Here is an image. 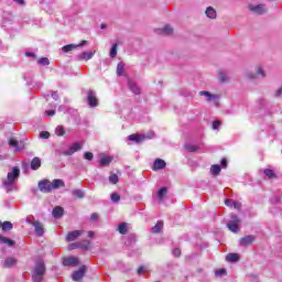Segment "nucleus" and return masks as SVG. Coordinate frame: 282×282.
<instances>
[{"mask_svg": "<svg viewBox=\"0 0 282 282\" xmlns=\"http://www.w3.org/2000/svg\"><path fill=\"white\" fill-rule=\"evenodd\" d=\"M37 186L41 193H52L53 191L52 182L50 180L40 181Z\"/></svg>", "mask_w": 282, "mask_h": 282, "instance_id": "4", "label": "nucleus"}, {"mask_svg": "<svg viewBox=\"0 0 282 282\" xmlns=\"http://www.w3.org/2000/svg\"><path fill=\"white\" fill-rule=\"evenodd\" d=\"M84 45H87V41H82V43L80 44H77V47H83Z\"/></svg>", "mask_w": 282, "mask_h": 282, "instance_id": "62", "label": "nucleus"}, {"mask_svg": "<svg viewBox=\"0 0 282 282\" xmlns=\"http://www.w3.org/2000/svg\"><path fill=\"white\" fill-rule=\"evenodd\" d=\"M145 135V140H153L155 138V132L149 131Z\"/></svg>", "mask_w": 282, "mask_h": 282, "instance_id": "49", "label": "nucleus"}, {"mask_svg": "<svg viewBox=\"0 0 282 282\" xmlns=\"http://www.w3.org/2000/svg\"><path fill=\"white\" fill-rule=\"evenodd\" d=\"M14 265H17V259L13 257H9L2 262V268H14Z\"/></svg>", "mask_w": 282, "mask_h": 282, "instance_id": "19", "label": "nucleus"}, {"mask_svg": "<svg viewBox=\"0 0 282 282\" xmlns=\"http://www.w3.org/2000/svg\"><path fill=\"white\" fill-rule=\"evenodd\" d=\"M247 77L251 80H254V78H257V75H254L253 73H247Z\"/></svg>", "mask_w": 282, "mask_h": 282, "instance_id": "58", "label": "nucleus"}, {"mask_svg": "<svg viewBox=\"0 0 282 282\" xmlns=\"http://www.w3.org/2000/svg\"><path fill=\"white\" fill-rule=\"evenodd\" d=\"M26 224H29L30 226H34V224H36V220H34V217L28 216Z\"/></svg>", "mask_w": 282, "mask_h": 282, "instance_id": "48", "label": "nucleus"}, {"mask_svg": "<svg viewBox=\"0 0 282 282\" xmlns=\"http://www.w3.org/2000/svg\"><path fill=\"white\" fill-rule=\"evenodd\" d=\"M72 195L74 197H78V199H83V197H85V192H83L82 189H74L72 192Z\"/></svg>", "mask_w": 282, "mask_h": 282, "instance_id": "33", "label": "nucleus"}, {"mask_svg": "<svg viewBox=\"0 0 282 282\" xmlns=\"http://www.w3.org/2000/svg\"><path fill=\"white\" fill-rule=\"evenodd\" d=\"M64 214H65V209H63V207H61V206L54 207L53 217L55 219H61V217H63Z\"/></svg>", "mask_w": 282, "mask_h": 282, "instance_id": "23", "label": "nucleus"}, {"mask_svg": "<svg viewBox=\"0 0 282 282\" xmlns=\"http://www.w3.org/2000/svg\"><path fill=\"white\" fill-rule=\"evenodd\" d=\"M162 169H166V162L162 159H156L154 161L153 170L154 171H162Z\"/></svg>", "mask_w": 282, "mask_h": 282, "instance_id": "20", "label": "nucleus"}, {"mask_svg": "<svg viewBox=\"0 0 282 282\" xmlns=\"http://www.w3.org/2000/svg\"><path fill=\"white\" fill-rule=\"evenodd\" d=\"M226 261L229 263H237L239 261V253H229L226 256Z\"/></svg>", "mask_w": 282, "mask_h": 282, "instance_id": "27", "label": "nucleus"}, {"mask_svg": "<svg viewBox=\"0 0 282 282\" xmlns=\"http://www.w3.org/2000/svg\"><path fill=\"white\" fill-rule=\"evenodd\" d=\"M90 219H93V221H96V219H98V214H93L90 216Z\"/></svg>", "mask_w": 282, "mask_h": 282, "instance_id": "60", "label": "nucleus"}, {"mask_svg": "<svg viewBox=\"0 0 282 282\" xmlns=\"http://www.w3.org/2000/svg\"><path fill=\"white\" fill-rule=\"evenodd\" d=\"M13 228H14V225H12L10 221L2 223L3 232H8V230H12Z\"/></svg>", "mask_w": 282, "mask_h": 282, "instance_id": "32", "label": "nucleus"}, {"mask_svg": "<svg viewBox=\"0 0 282 282\" xmlns=\"http://www.w3.org/2000/svg\"><path fill=\"white\" fill-rule=\"evenodd\" d=\"M52 98H53V100H58V93L53 91L52 93Z\"/></svg>", "mask_w": 282, "mask_h": 282, "instance_id": "59", "label": "nucleus"}, {"mask_svg": "<svg viewBox=\"0 0 282 282\" xmlns=\"http://www.w3.org/2000/svg\"><path fill=\"white\" fill-rule=\"evenodd\" d=\"M39 65L47 66L50 65V59L47 57H42L37 61Z\"/></svg>", "mask_w": 282, "mask_h": 282, "instance_id": "45", "label": "nucleus"}, {"mask_svg": "<svg viewBox=\"0 0 282 282\" xmlns=\"http://www.w3.org/2000/svg\"><path fill=\"white\" fill-rule=\"evenodd\" d=\"M84 159L88 160V162H91V160H94V153L91 152H85L84 153Z\"/></svg>", "mask_w": 282, "mask_h": 282, "instance_id": "46", "label": "nucleus"}, {"mask_svg": "<svg viewBox=\"0 0 282 282\" xmlns=\"http://www.w3.org/2000/svg\"><path fill=\"white\" fill-rule=\"evenodd\" d=\"M43 276H45V262H43V260H39L36 261L35 268L33 270V282H42Z\"/></svg>", "mask_w": 282, "mask_h": 282, "instance_id": "2", "label": "nucleus"}, {"mask_svg": "<svg viewBox=\"0 0 282 282\" xmlns=\"http://www.w3.org/2000/svg\"><path fill=\"white\" fill-rule=\"evenodd\" d=\"M264 175L267 177H269V180H274V177H276V175L274 174V171L270 170V169H265L263 171Z\"/></svg>", "mask_w": 282, "mask_h": 282, "instance_id": "38", "label": "nucleus"}, {"mask_svg": "<svg viewBox=\"0 0 282 282\" xmlns=\"http://www.w3.org/2000/svg\"><path fill=\"white\" fill-rule=\"evenodd\" d=\"M31 169L32 171H39V169H41V159L39 156H35L31 161Z\"/></svg>", "mask_w": 282, "mask_h": 282, "instance_id": "25", "label": "nucleus"}, {"mask_svg": "<svg viewBox=\"0 0 282 282\" xmlns=\"http://www.w3.org/2000/svg\"><path fill=\"white\" fill-rule=\"evenodd\" d=\"M78 46H76V44H67L65 46L62 47V51L67 54L69 52H73V50H76Z\"/></svg>", "mask_w": 282, "mask_h": 282, "instance_id": "30", "label": "nucleus"}, {"mask_svg": "<svg viewBox=\"0 0 282 282\" xmlns=\"http://www.w3.org/2000/svg\"><path fill=\"white\" fill-rule=\"evenodd\" d=\"M250 12H253V14H265L268 12V8H265V4H249Z\"/></svg>", "mask_w": 282, "mask_h": 282, "instance_id": "5", "label": "nucleus"}, {"mask_svg": "<svg viewBox=\"0 0 282 282\" xmlns=\"http://www.w3.org/2000/svg\"><path fill=\"white\" fill-rule=\"evenodd\" d=\"M109 182L110 184H116L117 182H119L118 174L111 173L109 176Z\"/></svg>", "mask_w": 282, "mask_h": 282, "instance_id": "43", "label": "nucleus"}, {"mask_svg": "<svg viewBox=\"0 0 282 282\" xmlns=\"http://www.w3.org/2000/svg\"><path fill=\"white\" fill-rule=\"evenodd\" d=\"M162 228H164V223L158 221L156 225L152 228V232H162Z\"/></svg>", "mask_w": 282, "mask_h": 282, "instance_id": "31", "label": "nucleus"}, {"mask_svg": "<svg viewBox=\"0 0 282 282\" xmlns=\"http://www.w3.org/2000/svg\"><path fill=\"white\" fill-rule=\"evenodd\" d=\"M76 248H83L84 250H87L89 248V241L85 240L84 245L82 243H72L68 246V250H76Z\"/></svg>", "mask_w": 282, "mask_h": 282, "instance_id": "21", "label": "nucleus"}, {"mask_svg": "<svg viewBox=\"0 0 282 282\" xmlns=\"http://www.w3.org/2000/svg\"><path fill=\"white\" fill-rule=\"evenodd\" d=\"M33 227L35 228V235H37V237H43V235H45V229L43 228V224H41V221L35 220Z\"/></svg>", "mask_w": 282, "mask_h": 282, "instance_id": "15", "label": "nucleus"}, {"mask_svg": "<svg viewBox=\"0 0 282 282\" xmlns=\"http://www.w3.org/2000/svg\"><path fill=\"white\" fill-rule=\"evenodd\" d=\"M218 79L220 80V83H228V75H226V73L224 72H219Z\"/></svg>", "mask_w": 282, "mask_h": 282, "instance_id": "39", "label": "nucleus"}, {"mask_svg": "<svg viewBox=\"0 0 282 282\" xmlns=\"http://www.w3.org/2000/svg\"><path fill=\"white\" fill-rule=\"evenodd\" d=\"M117 74H118L119 76H122V75L124 74V65H123L122 63H119V64L117 65Z\"/></svg>", "mask_w": 282, "mask_h": 282, "instance_id": "41", "label": "nucleus"}, {"mask_svg": "<svg viewBox=\"0 0 282 282\" xmlns=\"http://www.w3.org/2000/svg\"><path fill=\"white\" fill-rule=\"evenodd\" d=\"M83 149V144L79 142L73 143L66 151H64V155H74L77 151Z\"/></svg>", "mask_w": 282, "mask_h": 282, "instance_id": "7", "label": "nucleus"}, {"mask_svg": "<svg viewBox=\"0 0 282 282\" xmlns=\"http://www.w3.org/2000/svg\"><path fill=\"white\" fill-rule=\"evenodd\" d=\"M112 161H113V158L111 156H102L99 161V164L101 166H109V164H111Z\"/></svg>", "mask_w": 282, "mask_h": 282, "instance_id": "29", "label": "nucleus"}, {"mask_svg": "<svg viewBox=\"0 0 282 282\" xmlns=\"http://www.w3.org/2000/svg\"><path fill=\"white\" fill-rule=\"evenodd\" d=\"M63 265H78V258L76 257L64 258Z\"/></svg>", "mask_w": 282, "mask_h": 282, "instance_id": "22", "label": "nucleus"}, {"mask_svg": "<svg viewBox=\"0 0 282 282\" xmlns=\"http://www.w3.org/2000/svg\"><path fill=\"white\" fill-rule=\"evenodd\" d=\"M172 253L175 256V257H180V254H182V250L180 248H175L173 249Z\"/></svg>", "mask_w": 282, "mask_h": 282, "instance_id": "52", "label": "nucleus"}, {"mask_svg": "<svg viewBox=\"0 0 282 282\" xmlns=\"http://www.w3.org/2000/svg\"><path fill=\"white\" fill-rule=\"evenodd\" d=\"M0 243H4L6 246H9V248H12L17 242L8 237L0 235Z\"/></svg>", "mask_w": 282, "mask_h": 282, "instance_id": "26", "label": "nucleus"}, {"mask_svg": "<svg viewBox=\"0 0 282 282\" xmlns=\"http://www.w3.org/2000/svg\"><path fill=\"white\" fill-rule=\"evenodd\" d=\"M55 133H56V135H59V137L65 135V129L63 128V126H57Z\"/></svg>", "mask_w": 282, "mask_h": 282, "instance_id": "42", "label": "nucleus"}, {"mask_svg": "<svg viewBox=\"0 0 282 282\" xmlns=\"http://www.w3.org/2000/svg\"><path fill=\"white\" fill-rule=\"evenodd\" d=\"M256 74L257 76H260V78H265L268 76L265 68H263L261 65L256 66Z\"/></svg>", "mask_w": 282, "mask_h": 282, "instance_id": "28", "label": "nucleus"}, {"mask_svg": "<svg viewBox=\"0 0 282 282\" xmlns=\"http://www.w3.org/2000/svg\"><path fill=\"white\" fill-rule=\"evenodd\" d=\"M40 138H41L42 140H47V139H50V132H47V131H42V132L40 133Z\"/></svg>", "mask_w": 282, "mask_h": 282, "instance_id": "47", "label": "nucleus"}, {"mask_svg": "<svg viewBox=\"0 0 282 282\" xmlns=\"http://www.w3.org/2000/svg\"><path fill=\"white\" fill-rule=\"evenodd\" d=\"M128 87L130 91H132V94H134L135 96H140L141 94L140 87H138L135 83L131 82V79L128 80Z\"/></svg>", "mask_w": 282, "mask_h": 282, "instance_id": "17", "label": "nucleus"}, {"mask_svg": "<svg viewBox=\"0 0 282 282\" xmlns=\"http://www.w3.org/2000/svg\"><path fill=\"white\" fill-rule=\"evenodd\" d=\"M225 205H227L229 208H234L235 206V200L234 199H226Z\"/></svg>", "mask_w": 282, "mask_h": 282, "instance_id": "50", "label": "nucleus"}, {"mask_svg": "<svg viewBox=\"0 0 282 282\" xmlns=\"http://www.w3.org/2000/svg\"><path fill=\"white\" fill-rule=\"evenodd\" d=\"M185 149L189 152V153H195V151H199V147L195 145V144H185Z\"/></svg>", "mask_w": 282, "mask_h": 282, "instance_id": "37", "label": "nucleus"}, {"mask_svg": "<svg viewBox=\"0 0 282 282\" xmlns=\"http://www.w3.org/2000/svg\"><path fill=\"white\" fill-rule=\"evenodd\" d=\"M53 191H56L58 188H65V181L61 178H55L53 182H51Z\"/></svg>", "mask_w": 282, "mask_h": 282, "instance_id": "18", "label": "nucleus"}, {"mask_svg": "<svg viewBox=\"0 0 282 282\" xmlns=\"http://www.w3.org/2000/svg\"><path fill=\"white\" fill-rule=\"evenodd\" d=\"M199 96H204L207 102H213L214 100L219 99V95L212 94L208 90L199 91Z\"/></svg>", "mask_w": 282, "mask_h": 282, "instance_id": "9", "label": "nucleus"}, {"mask_svg": "<svg viewBox=\"0 0 282 282\" xmlns=\"http://www.w3.org/2000/svg\"><path fill=\"white\" fill-rule=\"evenodd\" d=\"M226 274V269H219L216 271V276H224Z\"/></svg>", "mask_w": 282, "mask_h": 282, "instance_id": "51", "label": "nucleus"}, {"mask_svg": "<svg viewBox=\"0 0 282 282\" xmlns=\"http://www.w3.org/2000/svg\"><path fill=\"white\" fill-rule=\"evenodd\" d=\"M118 230L120 235H127V223H122L119 225Z\"/></svg>", "mask_w": 282, "mask_h": 282, "instance_id": "40", "label": "nucleus"}, {"mask_svg": "<svg viewBox=\"0 0 282 282\" xmlns=\"http://www.w3.org/2000/svg\"><path fill=\"white\" fill-rule=\"evenodd\" d=\"M85 272H86L85 267L79 268V270H77L73 273V281H80V279H83V276H85Z\"/></svg>", "mask_w": 282, "mask_h": 282, "instance_id": "16", "label": "nucleus"}, {"mask_svg": "<svg viewBox=\"0 0 282 282\" xmlns=\"http://www.w3.org/2000/svg\"><path fill=\"white\" fill-rule=\"evenodd\" d=\"M87 102L91 108L98 106V97L96 96V93L94 90L88 91Z\"/></svg>", "mask_w": 282, "mask_h": 282, "instance_id": "6", "label": "nucleus"}, {"mask_svg": "<svg viewBox=\"0 0 282 282\" xmlns=\"http://www.w3.org/2000/svg\"><path fill=\"white\" fill-rule=\"evenodd\" d=\"M158 34H163V36H171L173 34V26L164 25L163 28L156 30Z\"/></svg>", "mask_w": 282, "mask_h": 282, "instance_id": "13", "label": "nucleus"}, {"mask_svg": "<svg viewBox=\"0 0 282 282\" xmlns=\"http://www.w3.org/2000/svg\"><path fill=\"white\" fill-rule=\"evenodd\" d=\"M110 199H111V202H113L115 204H118V202L120 200V194H118V193H112V194L110 195Z\"/></svg>", "mask_w": 282, "mask_h": 282, "instance_id": "44", "label": "nucleus"}, {"mask_svg": "<svg viewBox=\"0 0 282 282\" xmlns=\"http://www.w3.org/2000/svg\"><path fill=\"white\" fill-rule=\"evenodd\" d=\"M254 239H257L254 235L245 236L240 238L239 243L242 247L252 246V243H254Z\"/></svg>", "mask_w": 282, "mask_h": 282, "instance_id": "8", "label": "nucleus"}, {"mask_svg": "<svg viewBox=\"0 0 282 282\" xmlns=\"http://www.w3.org/2000/svg\"><path fill=\"white\" fill-rule=\"evenodd\" d=\"M167 192H169V189H166V187H162L161 189H159L158 198L160 202H162V199H164V196L166 195Z\"/></svg>", "mask_w": 282, "mask_h": 282, "instance_id": "36", "label": "nucleus"}, {"mask_svg": "<svg viewBox=\"0 0 282 282\" xmlns=\"http://www.w3.org/2000/svg\"><path fill=\"white\" fill-rule=\"evenodd\" d=\"M220 124H221V123H220L219 121H214V122H213V129H215V130H216V129H219Z\"/></svg>", "mask_w": 282, "mask_h": 282, "instance_id": "56", "label": "nucleus"}, {"mask_svg": "<svg viewBox=\"0 0 282 282\" xmlns=\"http://www.w3.org/2000/svg\"><path fill=\"white\" fill-rule=\"evenodd\" d=\"M210 173H212V175H219V173H221V166H219V165H213L212 167H210Z\"/></svg>", "mask_w": 282, "mask_h": 282, "instance_id": "35", "label": "nucleus"}, {"mask_svg": "<svg viewBox=\"0 0 282 282\" xmlns=\"http://www.w3.org/2000/svg\"><path fill=\"white\" fill-rule=\"evenodd\" d=\"M275 96H276V98H281V96H282V86L280 88H278V90L275 91Z\"/></svg>", "mask_w": 282, "mask_h": 282, "instance_id": "54", "label": "nucleus"}, {"mask_svg": "<svg viewBox=\"0 0 282 282\" xmlns=\"http://www.w3.org/2000/svg\"><path fill=\"white\" fill-rule=\"evenodd\" d=\"M205 14L208 19H217V11L213 7H208L205 11Z\"/></svg>", "mask_w": 282, "mask_h": 282, "instance_id": "24", "label": "nucleus"}, {"mask_svg": "<svg viewBox=\"0 0 282 282\" xmlns=\"http://www.w3.org/2000/svg\"><path fill=\"white\" fill-rule=\"evenodd\" d=\"M109 56L110 58H116V56H118V44L112 45Z\"/></svg>", "mask_w": 282, "mask_h": 282, "instance_id": "34", "label": "nucleus"}, {"mask_svg": "<svg viewBox=\"0 0 282 282\" xmlns=\"http://www.w3.org/2000/svg\"><path fill=\"white\" fill-rule=\"evenodd\" d=\"M241 226V219H239V216L231 214L230 215V220L227 223V228L234 232L235 235H237V232H239L240 227Z\"/></svg>", "mask_w": 282, "mask_h": 282, "instance_id": "3", "label": "nucleus"}, {"mask_svg": "<svg viewBox=\"0 0 282 282\" xmlns=\"http://www.w3.org/2000/svg\"><path fill=\"white\" fill-rule=\"evenodd\" d=\"M18 6H25V0H13Z\"/></svg>", "mask_w": 282, "mask_h": 282, "instance_id": "57", "label": "nucleus"}, {"mask_svg": "<svg viewBox=\"0 0 282 282\" xmlns=\"http://www.w3.org/2000/svg\"><path fill=\"white\" fill-rule=\"evenodd\" d=\"M128 140H130V142H135V144H140V143L144 142V140H147V135H144V134H130V135H128Z\"/></svg>", "mask_w": 282, "mask_h": 282, "instance_id": "10", "label": "nucleus"}, {"mask_svg": "<svg viewBox=\"0 0 282 282\" xmlns=\"http://www.w3.org/2000/svg\"><path fill=\"white\" fill-rule=\"evenodd\" d=\"M220 164H221L223 169H226L228 166V161L226 159H223L220 161Z\"/></svg>", "mask_w": 282, "mask_h": 282, "instance_id": "55", "label": "nucleus"}, {"mask_svg": "<svg viewBox=\"0 0 282 282\" xmlns=\"http://www.w3.org/2000/svg\"><path fill=\"white\" fill-rule=\"evenodd\" d=\"M88 237H94V231H88Z\"/></svg>", "mask_w": 282, "mask_h": 282, "instance_id": "64", "label": "nucleus"}, {"mask_svg": "<svg viewBox=\"0 0 282 282\" xmlns=\"http://www.w3.org/2000/svg\"><path fill=\"white\" fill-rule=\"evenodd\" d=\"M83 232H84L83 230H75V231L68 232L66 236V241H76V239H78V237H80Z\"/></svg>", "mask_w": 282, "mask_h": 282, "instance_id": "14", "label": "nucleus"}, {"mask_svg": "<svg viewBox=\"0 0 282 282\" xmlns=\"http://www.w3.org/2000/svg\"><path fill=\"white\" fill-rule=\"evenodd\" d=\"M94 54H96V51L83 52L77 55V61H91V58H94Z\"/></svg>", "mask_w": 282, "mask_h": 282, "instance_id": "12", "label": "nucleus"}, {"mask_svg": "<svg viewBox=\"0 0 282 282\" xmlns=\"http://www.w3.org/2000/svg\"><path fill=\"white\" fill-rule=\"evenodd\" d=\"M142 272H144V267H140V268L138 269V274H142Z\"/></svg>", "mask_w": 282, "mask_h": 282, "instance_id": "63", "label": "nucleus"}, {"mask_svg": "<svg viewBox=\"0 0 282 282\" xmlns=\"http://www.w3.org/2000/svg\"><path fill=\"white\" fill-rule=\"evenodd\" d=\"M234 208L236 210H241V203L234 200Z\"/></svg>", "mask_w": 282, "mask_h": 282, "instance_id": "53", "label": "nucleus"}, {"mask_svg": "<svg viewBox=\"0 0 282 282\" xmlns=\"http://www.w3.org/2000/svg\"><path fill=\"white\" fill-rule=\"evenodd\" d=\"M46 113H47L48 116H54V115L56 113V110H48V111H46Z\"/></svg>", "mask_w": 282, "mask_h": 282, "instance_id": "61", "label": "nucleus"}, {"mask_svg": "<svg viewBox=\"0 0 282 282\" xmlns=\"http://www.w3.org/2000/svg\"><path fill=\"white\" fill-rule=\"evenodd\" d=\"M9 144L15 149V151H23L25 149V143L23 141H17L14 139L9 140Z\"/></svg>", "mask_w": 282, "mask_h": 282, "instance_id": "11", "label": "nucleus"}, {"mask_svg": "<svg viewBox=\"0 0 282 282\" xmlns=\"http://www.w3.org/2000/svg\"><path fill=\"white\" fill-rule=\"evenodd\" d=\"M20 175H21V169H19V166H14L11 169L10 172H8L7 178H4L2 182L4 188L8 192L14 189V184H15L17 180H19Z\"/></svg>", "mask_w": 282, "mask_h": 282, "instance_id": "1", "label": "nucleus"}]
</instances>
